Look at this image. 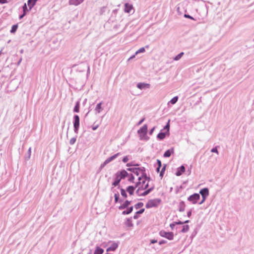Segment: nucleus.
Returning a JSON list of instances; mask_svg holds the SVG:
<instances>
[{
  "label": "nucleus",
  "mask_w": 254,
  "mask_h": 254,
  "mask_svg": "<svg viewBox=\"0 0 254 254\" xmlns=\"http://www.w3.org/2000/svg\"><path fill=\"white\" fill-rule=\"evenodd\" d=\"M146 180L148 181L150 179H145V178H143L141 177H139L138 178V182H137L136 184V187H138L139 185H141L140 187L142 190H146L148 187V183L145 184V182Z\"/></svg>",
  "instance_id": "f257e3e1"
},
{
  "label": "nucleus",
  "mask_w": 254,
  "mask_h": 254,
  "mask_svg": "<svg viewBox=\"0 0 254 254\" xmlns=\"http://www.w3.org/2000/svg\"><path fill=\"white\" fill-rule=\"evenodd\" d=\"M160 202V199H150L148 200L147 203L146 204L145 206L147 208H150L153 207H157Z\"/></svg>",
  "instance_id": "f03ea898"
},
{
  "label": "nucleus",
  "mask_w": 254,
  "mask_h": 254,
  "mask_svg": "<svg viewBox=\"0 0 254 254\" xmlns=\"http://www.w3.org/2000/svg\"><path fill=\"white\" fill-rule=\"evenodd\" d=\"M159 234L161 237H165L170 240H172L174 239V234L173 232H167L164 230H162L160 231Z\"/></svg>",
  "instance_id": "7ed1b4c3"
},
{
  "label": "nucleus",
  "mask_w": 254,
  "mask_h": 254,
  "mask_svg": "<svg viewBox=\"0 0 254 254\" xmlns=\"http://www.w3.org/2000/svg\"><path fill=\"white\" fill-rule=\"evenodd\" d=\"M73 118L74 130L75 133H77L79 127V117L78 115H74Z\"/></svg>",
  "instance_id": "20e7f679"
},
{
  "label": "nucleus",
  "mask_w": 254,
  "mask_h": 254,
  "mask_svg": "<svg viewBox=\"0 0 254 254\" xmlns=\"http://www.w3.org/2000/svg\"><path fill=\"white\" fill-rule=\"evenodd\" d=\"M200 198V195L198 193H194L191 195H190L188 198V200L191 202L193 204H195L197 203L198 200Z\"/></svg>",
  "instance_id": "39448f33"
},
{
  "label": "nucleus",
  "mask_w": 254,
  "mask_h": 254,
  "mask_svg": "<svg viewBox=\"0 0 254 254\" xmlns=\"http://www.w3.org/2000/svg\"><path fill=\"white\" fill-rule=\"evenodd\" d=\"M147 131V126L144 125L142 127H141L138 131V134H143V136H146Z\"/></svg>",
  "instance_id": "423d86ee"
},
{
  "label": "nucleus",
  "mask_w": 254,
  "mask_h": 254,
  "mask_svg": "<svg viewBox=\"0 0 254 254\" xmlns=\"http://www.w3.org/2000/svg\"><path fill=\"white\" fill-rule=\"evenodd\" d=\"M199 193L202 197L206 198L209 195V190L206 188H203L200 190Z\"/></svg>",
  "instance_id": "0eeeda50"
},
{
  "label": "nucleus",
  "mask_w": 254,
  "mask_h": 254,
  "mask_svg": "<svg viewBox=\"0 0 254 254\" xmlns=\"http://www.w3.org/2000/svg\"><path fill=\"white\" fill-rule=\"evenodd\" d=\"M120 153H118L109 158H108L105 161H104V165H107L110 162L112 161L114 159H115L119 155Z\"/></svg>",
  "instance_id": "6e6552de"
},
{
  "label": "nucleus",
  "mask_w": 254,
  "mask_h": 254,
  "mask_svg": "<svg viewBox=\"0 0 254 254\" xmlns=\"http://www.w3.org/2000/svg\"><path fill=\"white\" fill-rule=\"evenodd\" d=\"M150 84L148 83L140 82L137 84V87L140 89H143L145 88H149L150 87Z\"/></svg>",
  "instance_id": "1a4fd4ad"
},
{
  "label": "nucleus",
  "mask_w": 254,
  "mask_h": 254,
  "mask_svg": "<svg viewBox=\"0 0 254 254\" xmlns=\"http://www.w3.org/2000/svg\"><path fill=\"white\" fill-rule=\"evenodd\" d=\"M133 9L132 4L128 3H126L125 4V9L124 11L126 13H130L131 10Z\"/></svg>",
  "instance_id": "9d476101"
},
{
  "label": "nucleus",
  "mask_w": 254,
  "mask_h": 254,
  "mask_svg": "<svg viewBox=\"0 0 254 254\" xmlns=\"http://www.w3.org/2000/svg\"><path fill=\"white\" fill-rule=\"evenodd\" d=\"M185 171V167L182 165L179 168H178V170L177 172L176 173V175L177 176H181L184 172Z\"/></svg>",
  "instance_id": "9b49d317"
},
{
  "label": "nucleus",
  "mask_w": 254,
  "mask_h": 254,
  "mask_svg": "<svg viewBox=\"0 0 254 254\" xmlns=\"http://www.w3.org/2000/svg\"><path fill=\"white\" fill-rule=\"evenodd\" d=\"M117 174L118 175H119L120 178H122V179L125 178L128 175L127 172L125 170L118 172Z\"/></svg>",
  "instance_id": "f8f14e48"
},
{
  "label": "nucleus",
  "mask_w": 254,
  "mask_h": 254,
  "mask_svg": "<svg viewBox=\"0 0 254 254\" xmlns=\"http://www.w3.org/2000/svg\"><path fill=\"white\" fill-rule=\"evenodd\" d=\"M118 245L116 243H113L112 245L107 249V252L114 251L118 248Z\"/></svg>",
  "instance_id": "ddd939ff"
},
{
  "label": "nucleus",
  "mask_w": 254,
  "mask_h": 254,
  "mask_svg": "<svg viewBox=\"0 0 254 254\" xmlns=\"http://www.w3.org/2000/svg\"><path fill=\"white\" fill-rule=\"evenodd\" d=\"M115 175V180L112 184V185L114 186V187L117 186L119 184L121 180H122V178H120L119 175H118L117 173Z\"/></svg>",
  "instance_id": "4468645a"
},
{
  "label": "nucleus",
  "mask_w": 254,
  "mask_h": 254,
  "mask_svg": "<svg viewBox=\"0 0 254 254\" xmlns=\"http://www.w3.org/2000/svg\"><path fill=\"white\" fill-rule=\"evenodd\" d=\"M131 201L128 200H126L122 205L119 207V209L120 210H122L127 208L128 205L130 204Z\"/></svg>",
  "instance_id": "2eb2a0df"
},
{
  "label": "nucleus",
  "mask_w": 254,
  "mask_h": 254,
  "mask_svg": "<svg viewBox=\"0 0 254 254\" xmlns=\"http://www.w3.org/2000/svg\"><path fill=\"white\" fill-rule=\"evenodd\" d=\"M84 0H70L69 1V4L78 5L81 3Z\"/></svg>",
  "instance_id": "dca6fc26"
},
{
  "label": "nucleus",
  "mask_w": 254,
  "mask_h": 254,
  "mask_svg": "<svg viewBox=\"0 0 254 254\" xmlns=\"http://www.w3.org/2000/svg\"><path fill=\"white\" fill-rule=\"evenodd\" d=\"M139 170L140 171L141 173L140 177L145 178V179H150V178L147 177L146 174L145 173V169L144 167L139 168Z\"/></svg>",
  "instance_id": "f3484780"
},
{
  "label": "nucleus",
  "mask_w": 254,
  "mask_h": 254,
  "mask_svg": "<svg viewBox=\"0 0 254 254\" xmlns=\"http://www.w3.org/2000/svg\"><path fill=\"white\" fill-rule=\"evenodd\" d=\"M174 153V148H172L171 149H169L166 151L164 153L163 156L164 157H169L171 156V153Z\"/></svg>",
  "instance_id": "a211bd4d"
},
{
  "label": "nucleus",
  "mask_w": 254,
  "mask_h": 254,
  "mask_svg": "<svg viewBox=\"0 0 254 254\" xmlns=\"http://www.w3.org/2000/svg\"><path fill=\"white\" fill-rule=\"evenodd\" d=\"M136 187V186L135 187L131 186H128L127 188V191L129 193V194L132 195L133 194L134 190Z\"/></svg>",
  "instance_id": "6ab92c4d"
},
{
  "label": "nucleus",
  "mask_w": 254,
  "mask_h": 254,
  "mask_svg": "<svg viewBox=\"0 0 254 254\" xmlns=\"http://www.w3.org/2000/svg\"><path fill=\"white\" fill-rule=\"evenodd\" d=\"M38 0H28L27 1L29 9H31L35 4Z\"/></svg>",
  "instance_id": "aec40b11"
},
{
  "label": "nucleus",
  "mask_w": 254,
  "mask_h": 254,
  "mask_svg": "<svg viewBox=\"0 0 254 254\" xmlns=\"http://www.w3.org/2000/svg\"><path fill=\"white\" fill-rule=\"evenodd\" d=\"M185 204L183 201H182L179 203V211L180 212H184L185 210Z\"/></svg>",
  "instance_id": "412c9836"
},
{
  "label": "nucleus",
  "mask_w": 254,
  "mask_h": 254,
  "mask_svg": "<svg viewBox=\"0 0 254 254\" xmlns=\"http://www.w3.org/2000/svg\"><path fill=\"white\" fill-rule=\"evenodd\" d=\"M167 133L166 132H160L158 134L157 137L158 139L160 140H162L166 137V135Z\"/></svg>",
  "instance_id": "4be33fe9"
},
{
  "label": "nucleus",
  "mask_w": 254,
  "mask_h": 254,
  "mask_svg": "<svg viewBox=\"0 0 254 254\" xmlns=\"http://www.w3.org/2000/svg\"><path fill=\"white\" fill-rule=\"evenodd\" d=\"M144 208H142L140 210L137 211L136 213H135V214L133 216V218L135 219H137L138 218V214H141L142 213H143L144 212Z\"/></svg>",
  "instance_id": "5701e85b"
},
{
  "label": "nucleus",
  "mask_w": 254,
  "mask_h": 254,
  "mask_svg": "<svg viewBox=\"0 0 254 254\" xmlns=\"http://www.w3.org/2000/svg\"><path fill=\"white\" fill-rule=\"evenodd\" d=\"M102 104V103L100 102L97 105L95 110L97 112V113H100V112L103 110V108L101 107Z\"/></svg>",
  "instance_id": "b1692460"
},
{
  "label": "nucleus",
  "mask_w": 254,
  "mask_h": 254,
  "mask_svg": "<svg viewBox=\"0 0 254 254\" xmlns=\"http://www.w3.org/2000/svg\"><path fill=\"white\" fill-rule=\"evenodd\" d=\"M153 189H154V187H152L149 188V189L146 190L145 191H144V192H143L142 193H141V196H145V195H147L152 190H153Z\"/></svg>",
  "instance_id": "393cba45"
},
{
  "label": "nucleus",
  "mask_w": 254,
  "mask_h": 254,
  "mask_svg": "<svg viewBox=\"0 0 254 254\" xmlns=\"http://www.w3.org/2000/svg\"><path fill=\"white\" fill-rule=\"evenodd\" d=\"M133 210V206L129 207L127 210L122 212L123 215H127L130 213Z\"/></svg>",
  "instance_id": "a878e982"
},
{
  "label": "nucleus",
  "mask_w": 254,
  "mask_h": 254,
  "mask_svg": "<svg viewBox=\"0 0 254 254\" xmlns=\"http://www.w3.org/2000/svg\"><path fill=\"white\" fill-rule=\"evenodd\" d=\"M104 250L102 249L97 247L94 254H102Z\"/></svg>",
  "instance_id": "bb28decb"
},
{
  "label": "nucleus",
  "mask_w": 254,
  "mask_h": 254,
  "mask_svg": "<svg viewBox=\"0 0 254 254\" xmlns=\"http://www.w3.org/2000/svg\"><path fill=\"white\" fill-rule=\"evenodd\" d=\"M73 111L76 113H78L79 111V102L78 101L76 103L75 106L74 108Z\"/></svg>",
  "instance_id": "cd10ccee"
},
{
  "label": "nucleus",
  "mask_w": 254,
  "mask_h": 254,
  "mask_svg": "<svg viewBox=\"0 0 254 254\" xmlns=\"http://www.w3.org/2000/svg\"><path fill=\"white\" fill-rule=\"evenodd\" d=\"M184 52H181L179 54H178L177 56H176L174 58V60L175 61H178L179 60L182 56L184 55Z\"/></svg>",
  "instance_id": "c85d7f7f"
},
{
  "label": "nucleus",
  "mask_w": 254,
  "mask_h": 254,
  "mask_svg": "<svg viewBox=\"0 0 254 254\" xmlns=\"http://www.w3.org/2000/svg\"><path fill=\"white\" fill-rule=\"evenodd\" d=\"M126 225L128 227H131L132 226L133 224L132 223V222L131 221V218H128L126 222Z\"/></svg>",
  "instance_id": "c756f323"
},
{
  "label": "nucleus",
  "mask_w": 254,
  "mask_h": 254,
  "mask_svg": "<svg viewBox=\"0 0 254 254\" xmlns=\"http://www.w3.org/2000/svg\"><path fill=\"white\" fill-rule=\"evenodd\" d=\"M189 226L188 225H186L183 226V229L181 230L182 233H186L189 231Z\"/></svg>",
  "instance_id": "7c9ffc66"
},
{
  "label": "nucleus",
  "mask_w": 254,
  "mask_h": 254,
  "mask_svg": "<svg viewBox=\"0 0 254 254\" xmlns=\"http://www.w3.org/2000/svg\"><path fill=\"white\" fill-rule=\"evenodd\" d=\"M178 100V97L175 96L174 98H173L170 101V103H171L172 104H175Z\"/></svg>",
  "instance_id": "2f4dec72"
},
{
  "label": "nucleus",
  "mask_w": 254,
  "mask_h": 254,
  "mask_svg": "<svg viewBox=\"0 0 254 254\" xmlns=\"http://www.w3.org/2000/svg\"><path fill=\"white\" fill-rule=\"evenodd\" d=\"M143 206V203L142 202H138L134 205V208L136 209H138L141 208V207H142Z\"/></svg>",
  "instance_id": "473e14b6"
},
{
  "label": "nucleus",
  "mask_w": 254,
  "mask_h": 254,
  "mask_svg": "<svg viewBox=\"0 0 254 254\" xmlns=\"http://www.w3.org/2000/svg\"><path fill=\"white\" fill-rule=\"evenodd\" d=\"M17 28H18L17 25H13L11 27L10 32L11 33H14L16 31Z\"/></svg>",
  "instance_id": "72a5a7b5"
},
{
  "label": "nucleus",
  "mask_w": 254,
  "mask_h": 254,
  "mask_svg": "<svg viewBox=\"0 0 254 254\" xmlns=\"http://www.w3.org/2000/svg\"><path fill=\"white\" fill-rule=\"evenodd\" d=\"M31 148L30 147L28 150V152H27V156L26 158V160H29L30 158V156H31Z\"/></svg>",
  "instance_id": "f704fd0d"
},
{
  "label": "nucleus",
  "mask_w": 254,
  "mask_h": 254,
  "mask_svg": "<svg viewBox=\"0 0 254 254\" xmlns=\"http://www.w3.org/2000/svg\"><path fill=\"white\" fill-rule=\"evenodd\" d=\"M169 128H170V124H169V121L168 122V123L167 124V125L164 127V129L167 130L166 132L168 134H169Z\"/></svg>",
  "instance_id": "c9c22d12"
},
{
  "label": "nucleus",
  "mask_w": 254,
  "mask_h": 254,
  "mask_svg": "<svg viewBox=\"0 0 254 254\" xmlns=\"http://www.w3.org/2000/svg\"><path fill=\"white\" fill-rule=\"evenodd\" d=\"M121 193L123 196H124L125 197H127V193L126 192V190L124 189H121Z\"/></svg>",
  "instance_id": "e433bc0d"
},
{
  "label": "nucleus",
  "mask_w": 254,
  "mask_h": 254,
  "mask_svg": "<svg viewBox=\"0 0 254 254\" xmlns=\"http://www.w3.org/2000/svg\"><path fill=\"white\" fill-rule=\"evenodd\" d=\"M145 52V49L143 47L140 48L135 52V55H137L139 53H144Z\"/></svg>",
  "instance_id": "4c0bfd02"
},
{
  "label": "nucleus",
  "mask_w": 254,
  "mask_h": 254,
  "mask_svg": "<svg viewBox=\"0 0 254 254\" xmlns=\"http://www.w3.org/2000/svg\"><path fill=\"white\" fill-rule=\"evenodd\" d=\"M133 173L136 176L141 175L140 171L139 170V168H135L134 172Z\"/></svg>",
  "instance_id": "58836bf2"
},
{
  "label": "nucleus",
  "mask_w": 254,
  "mask_h": 254,
  "mask_svg": "<svg viewBox=\"0 0 254 254\" xmlns=\"http://www.w3.org/2000/svg\"><path fill=\"white\" fill-rule=\"evenodd\" d=\"M76 140V137H72L69 140V144L70 145H73L75 143V141Z\"/></svg>",
  "instance_id": "ea45409f"
},
{
  "label": "nucleus",
  "mask_w": 254,
  "mask_h": 254,
  "mask_svg": "<svg viewBox=\"0 0 254 254\" xmlns=\"http://www.w3.org/2000/svg\"><path fill=\"white\" fill-rule=\"evenodd\" d=\"M166 165H164V166H163V167L162 168V170L160 173V176L161 177H163V174H164V172L165 170V169H166Z\"/></svg>",
  "instance_id": "a19ab883"
},
{
  "label": "nucleus",
  "mask_w": 254,
  "mask_h": 254,
  "mask_svg": "<svg viewBox=\"0 0 254 254\" xmlns=\"http://www.w3.org/2000/svg\"><path fill=\"white\" fill-rule=\"evenodd\" d=\"M139 137H140V139L142 140V139H145L146 140H147L148 139V137H146V136H143V134H139Z\"/></svg>",
  "instance_id": "79ce46f5"
},
{
  "label": "nucleus",
  "mask_w": 254,
  "mask_h": 254,
  "mask_svg": "<svg viewBox=\"0 0 254 254\" xmlns=\"http://www.w3.org/2000/svg\"><path fill=\"white\" fill-rule=\"evenodd\" d=\"M114 196L115 202H117L119 199V194L118 193H115Z\"/></svg>",
  "instance_id": "37998d69"
},
{
  "label": "nucleus",
  "mask_w": 254,
  "mask_h": 254,
  "mask_svg": "<svg viewBox=\"0 0 254 254\" xmlns=\"http://www.w3.org/2000/svg\"><path fill=\"white\" fill-rule=\"evenodd\" d=\"M189 220H186L184 222H183L182 221H179L178 222H175V225H177V224H183L184 223H189Z\"/></svg>",
  "instance_id": "c03bdc74"
},
{
  "label": "nucleus",
  "mask_w": 254,
  "mask_h": 254,
  "mask_svg": "<svg viewBox=\"0 0 254 254\" xmlns=\"http://www.w3.org/2000/svg\"><path fill=\"white\" fill-rule=\"evenodd\" d=\"M211 151L212 152L216 153L217 154H218V150H217V147H215L213 148L211 150Z\"/></svg>",
  "instance_id": "a18cd8bd"
},
{
  "label": "nucleus",
  "mask_w": 254,
  "mask_h": 254,
  "mask_svg": "<svg viewBox=\"0 0 254 254\" xmlns=\"http://www.w3.org/2000/svg\"><path fill=\"white\" fill-rule=\"evenodd\" d=\"M142 190L140 187H139L138 189L136 191V193L138 196H141V193H140V190Z\"/></svg>",
  "instance_id": "49530a36"
},
{
  "label": "nucleus",
  "mask_w": 254,
  "mask_h": 254,
  "mask_svg": "<svg viewBox=\"0 0 254 254\" xmlns=\"http://www.w3.org/2000/svg\"><path fill=\"white\" fill-rule=\"evenodd\" d=\"M27 10V5H26V4L25 3L24 4V5L23 6V12H25L26 13V11Z\"/></svg>",
  "instance_id": "de8ad7c7"
},
{
  "label": "nucleus",
  "mask_w": 254,
  "mask_h": 254,
  "mask_svg": "<svg viewBox=\"0 0 254 254\" xmlns=\"http://www.w3.org/2000/svg\"><path fill=\"white\" fill-rule=\"evenodd\" d=\"M128 161V158L127 156H125L123 159V162L124 163H126Z\"/></svg>",
  "instance_id": "09e8293b"
},
{
  "label": "nucleus",
  "mask_w": 254,
  "mask_h": 254,
  "mask_svg": "<svg viewBox=\"0 0 254 254\" xmlns=\"http://www.w3.org/2000/svg\"><path fill=\"white\" fill-rule=\"evenodd\" d=\"M135 168H127V170L130 172H132V173L134 172Z\"/></svg>",
  "instance_id": "8fccbe9b"
},
{
  "label": "nucleus",
  "mask_w": 254,
  "mask_h": 254,
  "mask_svg": "<svg viewBox=\"0 0 254 254\" xmlns=\"http://www.w3.org/2000/svg\"><path fill=\"white\" fill-rule=\"evenodd\" d=\"M184 16L185 17H187V18H188L190 19H194V18L192 16H191L189 14H185Z\"/></svg>",
  "instance_id": "3c124183"
},
{
  "label": "nucleus",
  "mask_w": 254,
  "mask_h": 254,
  "mask_svg": "<svg viewBox=\"0 0 254 254\" xmlns=\"http://www.w3.org/2000/svg\"><path fill=\"white\" fill-rule=\"evenodd\" d=\"M157 164H158V167H161V162L160 160L159 159H157Z\"/></svg>",
  "instance_id": "603ef678"
},
{
  "label": "nucleus",
  "mask_w": 254,
  "mask_h": 254,
  "mask_svg": "<svg viewBox=\"0 0 254 254\" xmlns=\"http://www.w3.org/2000/svg\"><path fill=\"white\" fill-rule=\"evenodd\" d=\"M134 179V178L132 175H131V177L129 178L128 181L130 182H132L133 180Z\"/></svg>",
  "instance_id": "864d4df0"
},
{
  "label": "nucleus",
  "mask_w": 254,
  "mask_h": 254,
  "mask_svg": "<svg viewBox=\"0 0 254 254\" xmlns=\"http://www.w3.org/2000/svg\"><path fill=\"white\" fill-rule=\"evenodd\" d=\"M167 241L165 240H162L159 242L160 245L166 243Z\"/></svg>",
  "instance_id": "5fc2aeb1"
},
{
  "label": "nucleus",
  "mask_w": 254,
  "mask_h": 254,
  "mask_svg": "<svg viewBox=\"0 0 254 254\" xmlns=\"http://www.w3.org/2000/svg\"><path fill=\"white\" fill-rule=\"evenodd\" d=\"M155 128V127H154L150 130V131L149 132L150 135H152V133H153Z\"/></svg>",
  "instance_id": "6e6d98bb"
},
{
  "label": "nucleus",
  "mask_w": 254,
  "mask_h": 254,
  "mask_svg": "<svg viewBox=\"0 0 254 254\" xmlns=\"http://www.w3.org/2000/svg\"><path fill=\"white\" fill-rule=\"evenodd\" d=\"M98 126H99L98 125L93 126L92 127V129L93 130H95L98 127Z\"/></svg>",
  "instance_id": "4d7b16f0"
},
{
  "label": "nucleus",
  "mask_w": 254,
  "mask_h": 254,
  "mask_svg": "<svg viewBox=\"0 0 254 254\" xmlns=\"http://www.w3.org/2000/svg\"><path fill=\"white\" fill-rule=\"evenodd\" d=\"M145 119L144 118H143L142 119H141L137 124V125L139 126L140 125H141L143 122V121H144Z\"/></svg>",
  "instance_id": "13d9d810"
},
{
  "label": "nucleus",
  "mask_w": 254,
  "mask_h": 254,
  "mask_svg": "<svg viewBox=\"0 0 254 254\" xmlns=\"http://www.w3.org/2000/svg\"><path fill=\"white\" fill-rule=\"evenodd\" d=\"M7 0H0V3L1 4H4V3H7Z\"/></svg>",
  "instance_id": "bf43d9fd"
},
{
  "label": "nucleus",
  "mask_w": 254,
  "mask_h": 254,
  "mask_svg": "<svg viewBox=\"0 0 254 254\" xmlns=\"http://www.w3.org/2000/svg\"><path fill=\"white\" fill-rule=\"evenodd\" d=\"M205 199H206L205 197H202V199L201 200V201L200 202H199V204H202L204 202Z\"/></svg>",
  "instance_id": "052dcab7"
},
{
  "label": "nucleus",
  "mask_w": 254,
  "mask_h": 254,
  "mask_svg": "<svg viewBox=\"0 0 254 254\" xmlns=\"http://www.w3.org/2000/svg\"><path fill=\"white\" fill-rule=\"evenodd\" d=\"M191 215V210H190L187 213V215L189 217H190Z\"/></svg>",
  "instance_id": "680f3d73"
},
{
  "label": "nucleus",
  "mask_w": 254,
  "mask_h": 254,
  "mask_svg": "<svg viewBox=\"0 0 254 254\" xmlns=\"http://www.w3.org/2000/svg\"><path fill=\"white\" fill-rule=\"evenodd\" d=\"M175 223H172V224H170V227L172 229H173L174 227H175Z\"/></svg>",
  "instance_id": "e2e57ef3"
},
{
  "label": "nucleus",
  "mask_w": 254,
  "mask_h": 254,
  "mask_svg": "<svg viewBox=\"0 0 254 254\" xmlns=\"http://www.w3.org/2000/svg\"><path fill=\"white\" fill-rule=\"evenodd\" d=\"M135 54L133 55H132V56H131L128 59V61H129L130 60H131V59H133V58H135Z\"/></svg>",
  "instance_id": "0e129e2a"
},
{
  "label": "nucleus",
  "mask_w": 254,
  "mask_h": 254,
  "mask_svg": "<svg viewBox=\"0 0 254 254\" xmlns=\"http://www.w3.org/2000/svg\"><path fill=\"white\" fill-rule=\"evenodd\" d=\"M157 241L156 240H152L151 241V244H155L157 243Z\"/></svg>",
  "instance_id": "69168bd1"
},
{
  "label": "nucleus",
  "mask_w": 254,
  "mask_h": 254,
  "mask_svg": "<svg viewBox=\"0 0 254 254\" xmlns=\"http://www.w3.org/2000/svg\"><path fill=\"white\" fill-rule=\"evenodd\" d=\"M25 13H26L25 12V13H24V12H23V13L22 15H20V16H19V18H20V19L22 18L25 16Z\"/></svg>",
  "instance_id": "338daca9"
},
{
  "label": "nucleus",
  "mask_w": 254,
  "mask_h": 254,
  "mask_svg": "<svg viewBox=\"0 0 254 254\" xmlns=\"http://www.w3.org/2000/svg\"><path fill=\"white\" fill-rule=\"evenodd\" d=\"M160 167H158L157 168H156V171L157 172H159V171H160Z\"/></svg>",
  "instance_id": "774afa93"
}]
</instances>
